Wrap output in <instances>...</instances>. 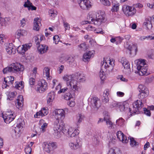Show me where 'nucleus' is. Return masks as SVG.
<instances>
[{
  "mask_svg": "<svg viewBox=\"0 0 154 154\" xmlns=\"http://www.w3.org/2000/svg\"><path fill=\"white\" fill-rule=\"evenodd\" d=\"M80 7L82 9H88L91 7V2L89 0H77Z\"/></svg>",
  "mask_w": 154,
  "mask_h": 154,
  "instance_id": "obj_13",
  "label": "nucleus"
},
{
  "mask_svg": "<svg viewBox=\"0 0 154 154\" xmlns=\"http://www.w3.org/2000/svg\"><path fill=\"white\" fill-rule=\"evenodd\" d=\"M128 104L125 103L120 102L119 108L121 111H125L128 109Z\"/></svg>",
  "mask_w": 154,
  "mask_h": 154,
  "instance_id": "obj_28",
  "label": "nucleus"
},
{
  "mask_svg": "<svg viewBox=\"0 0 154 154\" xmlns=\"http://www.w3.org/2000/svg\"><path fill=\"white\" fill-rule=\"evenodd\" d=\"M99 76L102 80H103L106 79L105 73L104 72V70H102L100 72Z\"/></svg>",
  "mask_w": 154,
  "mask_h": 154,
  "instance_id": "obj_36",
  "label": "nucleus"
},
{
  "mask_svg": "<svg viewBox=\"0 0 154 154\" xmlns=\"http://www.w3.org/2000/svg\"><path fill=\"white\" fill-rule=\"evenodd\" d=\"M70 148L72 150H75L80 148L81 146L79 140H76L75 142H70L69 144Z\"/></svg>",
  "mask_w": 154,
  "mask_h": 154,
  "instance_id": "obj_18",
  "label": "nucleus"
},
{
  "mask_svg": "<svg viewBox=\"0 0 154 154\" xmlns=\"http://www.w3.org/2000/svg\"><path fill=\"white\" fill-rule=\"evenodd\" d=\"M54 112L55 114V118L56 119L54 122V131H56L55 132L57 133V135L59 137L60 135V134L59 131H58L57 130H58L59 128H60L61 126L62 123L63 122L61 121V122L59 124L60 119L61 120L65 118V114L63 109H55Z\"/></svg>",
  "mask_w": 154,
  "mask_h": 154,
  "instance_id": "obj_3",
  "label": "nucleus"
},
{
  "mask_svg": "<svg viewBox=\"0 0 154 154\" xmlns=\"http://www.w3.org/2000/svg\"><path fill=\"white\" fill-rule=\"evenodd\" d=\"M26 34V32L25 30L23 29H20L17 30V31L16 33L15 37L18 38L21 36L25 35Z\"/></svg>",
  "mask_w": 154,
  "mask_h": 154,
  "instance_id": "obj_30",
  "label": "nucleus"
},
{
  "mask_svg": "<svg viewBox=\"0 0 154 154\" xmlns=\"http://www.w3.org/2000/svg\"><path fill=\"white\" fill-rule=\"evenodd\" d=\"M18 97V98L16 101L15 104L17 108L20 109L23 105V97L21 96H19Z\"/></svg>",
  "mask_w": 154,
  "mask_h": 154,
  "instance_id": "obj_24",
  "label": "nucleus"
},
{
  "mask_svg": "<svg viewBox=\"0 0 154 154\" xmlns=\"http://www.w3.org/2000/svg\"><path fill=\"white\" fill-rule=\"evenodd\" d=\"M63 23L64 28H65V30L66 31V30H69L70 27V25L69 23L65 21H63Z\"/></svg>",
  "mask_w": 154,
  "mask_h": 154,
  "instance_id": "obj_51",
  "label": "nucleus"
},
{
  "mask_svg": "<svg viewBox=\"0 0 154 154\" xmlns=\"http://www.w3.org/2000/svg\"><path fill=\"white\" fill-rule=\"evenodd\" d=\"M133 47H134L135 48L134 50H135V51H137V46L136 45H133V47H131V46H129V47L128 48V50L129 51V53H130V54H131V52L132 50V49H133Z\"/></svg>",
  "mask_w": 154,
  "mask_h": 154,
  "instance_id": "obj_52",
  "label": "nucleus"
},
{
  "mask_svg": "<svg viewBox=\"0 0 154 154\" xmlns=\"http://www.w3.org/2000/svg\"><path fill=\"white\" fill-rule=\"evenodd\" d=\"M116 135L117 138L120 140H121L122 138L124 137V134L123 133L120 131H119L117 132L116 134Z\"/></svg>",
  "mask_w": 154,
  "mask_h": 154,
  "instance_id": "obj_40",
  "label": "nucleus"
},
{
  "mask_svg": "<svg viewBox=\"0 0 154 154\" xmlns=\"http://www.w3.org/2000/svg\"><path fill=\"white\" fill-rule=\"evenodd\" d=\"M74 75H66L63 77V79L66 81L67 87L60 89L58 92V94L65 92L67 90L74 89L75 90L79 91L80 89L78 86L77 81Z\"/></svg>",
  "mask_w": 154,
  "mask_h": 154,
  "instance_id": "obj_1",
  "label": "nucleus"
},
{
  "mask_svg": "<svg viewBox=\"0 0 154 154\" xmlns=\"http://www.w3.org/2000/svg\"><path fill=\"white\" fill-rule=\"evenodd\" d=\"M113 6L111 9V11L112 12L117 11L119 9V3L113 5Z\"/></svg>",
  "mask_w": 154,
  "mask_h": 154,
  "instance_id": "obj_38",
  "label": "nucleus"
},
{
  "mask_svg": "<svg viewBox=\"0 0 154 154\" xmlns=\"http://www.w3.org/2000/svg\"><path fill=\"white\" fill-rule=\"evenodd\" d=\"M57 147L56 143L54 142H50L49 143L45 142L43 144V147L45 151L49 153H50L51 151L56 149Z\"/></svg>",
  "mask_w": 154,
  "mask_h": 154,
  "instance_id": "obj_12",
  "label": "nucleus"
},
{
  "mask_svg": "<svg viewBox=\"0 0 154 154\" xmlns=\"http://www.w3.org/2000/svg\"><path fill=\"white\" fill-rule=\"evenodd\" d=\"M123 11L126 16H132L136 13L135 7L128 5L124 6L122 8Z\"/></svg>",
  "mask_w": 154,
  "mask_h": 154,
  "instance_id": "obj_11",
  "label": "nucleus"
},
{
  "mask_svg": "<svg viewBox=\"0 0 154 154\" xmlns=\"http://www.w3.org/2000/svg\"><path fill=\"white\" fill-rule=\"evenodd\" d=\"M2 118L4 122L7 124H9L15 118V116H9L5 115L4 113H2Z\"/></svg>",
  "mask_w": 154,
  "mask_h": 154,
  "instance_id": "obj_23",
  "label": "nucleus"
},
{
  "mask_svg": "<svg viewBox=\"0 0 154 154\" xmlns=\"http://www.w3.org/2000/svg\"><path fill=\"white\" fill-rule=\"evenodd\" d=\"M135 62L137 63V73L141 76L145 74L147 71V66L145 60H136Z\"/></svg>",
  "mask_w": 154,
  "mask_h": 154,
  "instance_id": "obj_6",
  "label": "nucleus"
},
{
  "mask_svg": "<svg viewBox=\"0 0 154 154\" xmlns=\"http://www.w3.org/2000/svg\"><path fill=\"white\" fill-rule=\"evenodd\" d=\"M47 88V83L44 80H42L38 82L35 89L38 92L42 93L45 91Z\"/></svg>",
  "mask_w": 154,
  "mask_h": 154,
  "instance_id": "obj_7",
  "label": "nucleus"
},
{
  "mask_svg": "<svg viewBox=\"0 0 154 154\" xmlns=\"http://www.w3.org/2000/svg\"><path fill=\"white\" fill-rule=\"evenodd\" d=\"M53 40L55 42V44H58V42L60 40V38L59 36L57 35H55L53 37Z\"/></svg>",
  "mask_w": 154,
  "mask_h": 154,
  "instance_id": "obj_53",
  "label": "nucleus"
},
{
  "mask_svg": "<svg viewBox=\"0 0 154 154\" xmlns=\"http://www.w3.org/2000/svg\"><path fill=\"white\" fill-rule=\"evenodd\" d=\"M4 114L5 115H6L11 116H15V115H14V112L11 111H6L5 113H4Z\"/></svg>",
  "mask_w": 154,
  "mask_h": 154,
  "instance_id": "obj_54",
  "label": "nucleus"
},
{
  "mask_svg": "<svg viewBox=\"0 0 154 154\" xmlns=\"http://www.w3.org/2000/svg\"><path fill=\"white\" fill-rule=\"evenodd\" d=\"M33 29L34 30L38 31L41 25L40 20L38 17L35 18L34 21Z\"/></svg>",
  "mask_w": 154,
  "mask_h": 154,
  "instance_id": "obj_22",
  "label": "nucleus"
},
{
  "mask_svg": "<svg viewBox=\"0 0 154 154\" xmlns=\"http://www.w3.org/2000/svg\"><path fill=\"white\" fill-rule=\"evenodd\" d=\"M68 105L70 107H72L75 106V103L74 101H69L68 102Z\"/></svg>",
  "mask_w": 154,
  "mask_h": 154,
  "instance_id": "obj_61",
  "label": "nucleus"
},
{
  "mask_svg": "<svg viewBox=\"0 0 154 154\" xmlns=\"http://www.w3.org/2000/svg\"><path fill=\"white\" fill-rule=\"evenodd\" d=\"M5 38L4 35H0V43H2L4 42V40L5 39Z\"/></svg>",
  "mask_w": 154,
  "mask_h": 154,
  "instance_id": "obj_59",
  "label": "nucleus"
},
{
  "mask_svg": "<svg viewBox=\"0 0 154 154\" xmlns=\"http://www.w3.org/2000/svg\"><path fill=\"white\" fill-rule=\"evenodd\" d=\"M5 49L7 52L9 54H14L16 53V49L13 48L12 43H7Z\"/></svg>",
  "mask_w": 154,
  "mask_h": 154,
  "instance_id": "obj_17",
  "label": "nucleus"
},
{
  "mask_svg": "<svg viewBox=\"0 0 154 154\" xmlns=\"http://www.w3.org/2000/svg\"><path fill=\"white\" fill-rule=\"evenodd\" d=\"M146 39L150 40L154 39V34H152L147 36Z\"/></svg>",
  "mask_w": 154,
  "mask_h": 154,
  "instance_id": "obj_64",
  "label": "nucleus"
},
{
  "mask_svg": "<svg viewBox=\"0 0 154 154\" xmlns=\"http://www.w3.org/2000/svg\"><path fill=\"white\" fill-rule=\"evenodd\" d=\"M140 93L138 94L139 98L141 99L147 97L149 94L148 88L143 85H140L138 89Z\"/></svg>",
  "mask_w": 154,
  "mask_h": 154,
  "instance_id": "obj_9",
  "label": "nucleus"
},
{
  "mask_svg": "<svg viewBox=\"0 0 154 154\" xmlns=\"http://www.w3.org/2000/svg\"><path fill=\"white\" fill-rule=\"evenodd\" d=\"M102 100L103 102L105 104L109 102V98L108 97L103 96Z\"/></svg>",
  "mask_w": 154,
  "mask_h": 154,
  "instance_id": "obj_56",
  "label": "nucleus"
},
{
  "mask_svg": "<svg viewBox=\"0 0 154 154\" xmlns=\"http://www.w3.org/2000/svg\"><path fill=\"white\" fill-rule=\"evenodd\" d=\"M130 145L132 147L134 146L138 145V143L134 140L133 137H130Z\"/></svg>",
  "mask_w": 154,
  "mask_h": 154,
  "instance_id": "obj_37",
  "label": "nucleus"
},
{
  "mask_svg": "<svg viewBox=\"0 0 154 154\" xmlns=\"http://www.w3.org/2000/svg\"><path fill=\"white\" fill-rule=\"evenodd\" d=\"M5 20L4 18L1 17V13H0V23L2 26L4 25L5 24Z\"/></svg>",
  "mask_w": 154,
  "mask_h": 154,
  "instance_id": "obj_57",
  "label": "nucleus"
},
{
  "mask_svg": "<svg viewBox=\"0 0 154 154\" xmlns=\"http://www.w3.org/2000/svg\"><path fill=\"white\" fill-rule=\"evenodd\" d=\"M103 120L106 121L107 125H109V128H110L111 129H112L114 128L113 124L110 121L109 116H107L106 117H105Z\"/></svg>",
  "mask_w": 154,
  "mask_h": 154,
  "instance_id": "obj_31",
  "label": "nucleus"
},
{
  "mask_svg": "<svg viewBox=\"0 0 154 154\" xmlns=\"http://www.w3.org/2000/svg\"><path fill=\"white\" fill-rule=\"evenodd\" d=\"M145 20L146 21L144 23V24L146 26L147 25H149V24L152 23L148 18H146Z\"/></svg>",
  "mask_w": 154,
  "mask_h": 154,
  "instance_id": "obj_60",
  "label": "nucleus"
},
{
  "mask_svg": "<svg viewBox=\"0 0 154 154\" xmlns=\"http://www.w3.org/2000/svg\"><path fill=\"white\" fill-rule=\"evenodd\" d=\"M79 47L81 48L82 50L85 51L88 49V46H87L86 44L85 43H82L79 45Z\"/></svg>",
  "mask_w": 154,
  "mask_h": 154,
  "instance_id": "obj_39",
  "label": "nucleus"
},
{
  "mask_svg": "<svg viewBox=\"0 0 154 154\" xmlns=\"http://www.w3.org/2000/svg\"><path fill=\"white\" fill-rule=\"evenodd\" d=\"M16 94V92H9L8 94V99H9L10 100H12L13 98L15 97Z\"/></svg>",
  "mask_w": 154,
  "mask_h": 154,
  "instance_id": "obj_33",
  "label": "nucleus"
},
{
  "mask_svg": "<svg viewBox=\"0 0 154 154\" xmlns=\"http://www.w3.org/2000/svg\"><path fill=\"white\" fill-rule=\"evenodd\" d=\"M55 93L54 91H51L48 93L47 97L48 104H49L53 101L55 98Z\"/></svg>",
  "mask_w": 154,
  "mask_h": 154,
  "instance_id": "obj_25",
  "label": "nucleus"
},
{
  "mask_svg": "<svg viewBox=\"0 0 154 154\" xmlns=\"http://www.w3.org/2000/svg\"><path fill=\"white\" fill-rule=\"evenodd\" d=\"M124 137L123 138H122L121 140L123 143H127L128 142V140L127 139L126 137L124 135Z\"/></svg>",
  "mask_w": 154,
  "mask_h": 154,
  "instance_id": "obj_62",
  "label": "nucleus"
},
{
  "mask_svg": "<svg viewBox=\"0 0 154 154\" xmlns=\"http://www.w3.org/2000/svg\"><path fill=\"white\" fill-rule=\"evenodd\" d=\"M143 106L142 100H137L133 103V107L134 109L133 112L136 114L139 113V110Z\"/></svg>",
  "mask_w": 154,
  "mask_h": 154,
  "instance_id": "obj_14",
  "label": "nucleus"
},
{
  "mask_svg": "<svg viewBox=\"0 0 154 154\" xmlns=\"http://www.w3.org/2000/svg\"><path fill=\"white\" fill-rule=\"evenodd\" d=\"M67 60H68L69 64L72 65H74L75 64V59L72 57H68Z\"/></svg>",
  "mask_w": 154,
  "mask_h": 154,
  "instance_id": "obj_44",
  "label": "nucleus"
},
{
  "mask_svg": "<svg viewBox=\"0 0 154 154\" xmlns=\"http://www.w3.org/2000/svg\"><path fill=\"white\" fill-rule=\"evenodd\" d=\"M48 46L45 45H40L38 48V50L39 53L42 54L47 52L48 50Z\"/></svg>",
  "mask_w": 154,
  "mask_h": 154,
  "instance_id": "obj_26",
  "label": "nucleus"
},
{
  "mask_svg": "<svg viewBox=\"0 0 154 154\" xmlns=\"http://www.w3.org/2000/svg\"><path fill=\"white\" fill-rule=\"evenodd\" d=\"M60 128H59L57 131H59L60 135L58 137L57 135V133H56V131H54V134L55 135L56 137L58 138L60 137L61 134L60 132L61 131L63 133L65 134H67L68 136L70 137H74L76 135H78L79 133V131L78 129H75L72 127H70L69 128H66L65 126V124L63 122H62Z\"/></svg>",
  "mask_w": 154,
  "mask_h": 154,
  "instance_id": "obj_4",
  "label": "nucleus"
},
{
  "mask_svg": "<svg viewBox=\"0 0 154 154\" xmlns=\"http://www.w3.org/2000/svg\"><path fill=\"white\" fill-rule=\"evenodd\" d=\"M24 70L23 65L18 63H13L11 64L10 67H7L3 70L4 74L8 72H23Z\"/></svg>",
  "mask_w": 154,
  "mask_h": 154,
  "instance_id": "obj_5",
  "label": "nucleus"
},
{
  "mask_svg": "<svg viewBox=\"0 0 154 154\" xmlns=\"http://www.w3.org/2000/svg\"><path fill=\"white\" fill-rule=\"evenodd\" d=\"M120 62L126 69H130V65L128 61L125 58L122 57L121 60Z\"/></svg>",
  "mask_w": 154,
  "mask_h": 154,
  "instance_id": "obj_27",
  "label": "nucleus"
},
{
  "mask_svg": "<svg viewBox=\"0 0 154 154\" xmlns=\"http://www.w3.org/2000/svg\"><path fill=\"white\" fill-rule=\"evenodd\" d=\"M120 102L113 101L110 105V107L111 108H113L115 107H118Z\"/></svg>",
  "mask_w": 154,
  "mask_h": 154,
  "instance_id": "obj_43",
  "label": "nucleus"
},
{
  "mask_svg": "<svg viewBox=\"0 0 154 154\" xmlns=\"http://www.w3.org/2000/svg\"><path fill=\"white\" fill-rule=\"evenodd\" d=\"M17 122V123L16 127H15L14 129V131L16 135L17 134H19L21 130L23 128L24 125L23 122L21 119H18Z\"/></svg>",
  "mask_w": 154,
  "mask_h": 154,
  "instance_id": "obj_15",
  "label": "nucleus"
},
{
  "mask_svg": "<svg viewBox=\"0 0 154 154\" xmlns=\"http://www.w3.org/2000/svg\"><path fill=\"white\" fill-rule=\"evenodd\" d=\"M125 120L122 118L116 120V123L117 125L119 126H122L124 125Z\"/></svg>",
  "mask_w": 154,
  "mask_h": 154,
  "instance_id": "obj_35",
  "label": "nucleus"
},
{
  "mask_svg": "<svg viewBox=\"0 0 154 154\" xmlns=\"http://www.w3.org/2000/svg\"><path fill=\"white\" fill-rule=\"evenodd\" d=\"M30 48V46L28 45H24L19 46L17 50L19 53L23 54Z\"/></svg>",
  "mask_w": 154,
  "mask_h": 154,
  "instance_id": "obj_20",
  "label": "nucleus"
},
{
  "mask_svg": "<svg viewBox=\"0 0 154 154\" xmlns=\"http://www.w3.org/2000/svg\"><path fill=\"white\" fill-rule=\"evenodd\" d=\"M91 104L92 108L91 111L92 112L97 111L101 105L100 99L97 97H94L91 100Z\"/></svg>",
  "mask_w": 154,
  "mask_h": 154,
  "instance_id": "obj_10",
  "label": "nucleus"
},
{
  "mask_svg": "<svg viewBox=\"0 0 154 154\" xmlns=\"http://www.w3.org/2000/svg\"><path fill=\"white\" fill-rule=\"evenodd\" d=\"M75 90L72 89L69 92L66 93L64 96V98L66 100H69L71 98H73L75 97Z\"/></svg>",
  "mask_w": 154,
  "mask_h": 154,
  "instance_id": "obj_19",
  "label": "nucleus"
},
{
  "mask_svg": "<svg viewBox=\"0 0 154 154\" xmlns=\"http://www.w3.org/2000/svg\"><path fill=\"white\" fill-rule=\"evenodd\" d=\"M23 81L19 82H15V87L19 90L22 89L24 87V85L23 84Z\"/></svg>",
  "mask_w": 154,
  "mask_h": 154,
  "instance_id": "obj_32",
  "label": "nucleus"
},
{
  "mask_svg": "<svg viewBox=\"0 0 154 154\" xmlns=\"http://www.w3.org/2000/svg\"><path fill=\"white\" fill-rule=\"evenodd\" d=\"M100 1L104 5L109 6L110 5L111 3L108 0H100Z\"/></svg>",
  "mask_w": 154,
  "mask_h": 154,
  "instance_id": "obj_47",
  "label": "nucleus"
},
{
  "mask_svg": "<svg viewBox=\"0 0 154 154\" xmlns=\"http://www.w3.org/2000/svg\"><path fill=\"white\" fill-rule=\"evenodd\" d=\"M109 91L108 89H106L103 92V96H104V97H108V96L109 94Z\"/></svg>",
  "mask_w": 154,
  "mask_h": 154,
  "instance_id": "obj_55",
  "label": "nucleus"
},
{
  "mask_svg": "<svg viewBox=\"0 0 154 154\" xmlns=\"http://www.w3.org/2000/svg\"><path fill=\"white\" fill-rule=\"evenodd\" d=\"M84 118V116L81 114H78L77 115L76 120L77 122L76 123L77 128H78L79 127V125L82 122V120Z\"/></svg>",
  "mask_w": 154,
  "mask_h": 154,
  "instance_id": "obj_29",
  "label": "nucleus"
},
{
  "mask_svg": "<svg viewBox=\"0 0 154 154\" xmlns=\"http://www.w3.org/2000/svg\"><path fill=\"white\" fill-rule=\"evenodd\" d=\"M88 21H83L82 22L83 25L88 23H93L95 25L99 26L104 20V15L101 13L92 12L89 14Z\"/></svg>",
  "mask_w": 154,
  "mask_h": 154,
  "instance_id": "obj_2",
  "label": "nucleus"
},
{
  "mask_svg": "<svg viewBox=\"0 0 154 154\" xmlns=\"http://www.w3.org/2000/svg\"><path fill=\"white\" fill-rule=\"evenodd\" d=\"M48 124L46 123H44L43 125L41 126V129L43 132L45 131V129L47 128Z\"/></svg>",
  "mask_w": 154,
  "mask_h": 154,
  "instance_id": "obj_58",
  "label": "nucleus"
},
{
  "mask_svg": "<svg viewBox=\"0 0 154 154\" xmlns=\"http://www.w3.org/2000/svg\"><path fill=\"white\" fill-rule=\"evenodd\" d=\"M35 80L34 79L32 78H31L29 79V82L30 86L31 87H32L33 85L35 84Z\"/></svg>",
  "mask_w": 154,
  "mask_h": 154,
  "instance_id": "obj_48",
  "label": "nucleus"
},
{
  "mask_svg": "<svg viewBox=\"0 0 154 154\" xmlns=\"http://www.w3.org/2000/svg\"><path fill=\"white\" fill-rule=\"evenodd\" d=\"M114 63L111 61L110 60H104L101 65V69L102 70H105V69L108 70L109 71H111L113 69Z\"/></svg>",
  "mask_w": 154,
  "mask_h": 154,
  "instance_id": "obj_8",
  "label": "nucleus"
},
{
  "mask_svg": "<svg viewBox=\"0 0 154 154\" xmlns=\"http://www.w3.org/2000/svg\"><path fill=\"white\" fill-rule=\"evenodd\" d=\"M14 81V78L11 76H8L4 78V82L5 83H3L2 85V87L6 88L7 86H10V85L12 84Z\"/></svg>",
  "mask_w": 154,
  "mask_h": 154,
  "instance_id": "obj_16",
  "label": "nucleus"
},
{
  "mask_svg": "<svg viewBox=\"0 0 154 154\" xmlns=\"http://www.w3.org/2000/svg\"><path fill=\"white\" fill-rule=\"evenodd\" d=\"M94 51L93 50L89 51L88 53L85 54L83 55V60L84 61H88V60L91 57L94 56Z\"/></svg>",
  "mask_w": 154,
  "mask_h": 154,
  "instance_id": "obj_21",
  "label": "nucleus"
},
{
  "mask_svg": "<svg viewBox=\"0 0 154 154\" xmlns=\"http://www.w3.org/2000/svg\"><path fill=\"white\" fill-rule=\"evenodd\" d=\"M43 72V74L45 75L47 77H48V78H49L50 69L48 67H45L44 68Z\"/></svg>",
  "mask_w": 154,
  "mask_h": 154,
  "instance_id": "obj_34",
  "label": "nucleus"
},
{
  "mask_svg": "<svg viewBox=\"0 0 154 154\" xmlns=\"http://www.w3.org/2000/svg\"><path fill=\"white\" fill-rule=\"evenodd\" d=\"M153 0V4H150L149 3L147 4V6L150 8L154 10V0Z\"/></svg>",
  "mask_w": 154,
  "mask_h": 154,
  "instance_id": "obj_63",
  "label": "nucleus"
},
{
  "mask_svg": "<svg viewBox=\"0 0 154 154\" xmlns=\"http://www.w3.org/2000/svg\"><path fill=\"white\" fill-rule=\"evenodd\" d=\"M42 112V116L47 115L48 113V109L45 108H43L41 110Z\"/></svg>",
  "mask_w": 154,
  "mask_h": 154,
  "instance_id": "obj_46",
  "label": "nucleus"
},
{
  "mask_svg": "<svg viewBox=\"0 0 154 154\" xmlns=\"http://www.w3.org/2000/svg\"><path fill=\"white\" fill-rule=\"evenodd\" d=\"M85 80V77L84 74H79V76L77 78L78 81L80 82H83Z\"/></svg>",
  "mask_w": 154,
  "mask_h": 154,
  "instance_id": "obj_41",
  "label": "nucleus"
},
{
  "mask_svg": "<svg viewBox=\"0 0 154 154\" xmlns=\"http://www.w3.org/2000/svg\"><path fill=\"white\" fill-rule=\"evenodd\" d=\"M143 111L144 113L148 116H151V113L150 110L146 108H144Z\"/></svg>",
  "mask_w": 154,
  "mask_h": 154,
  "instance_id": "obj_50",
  "label": "nucleus"
},
{
  "mask_svg": "<svg viewBox=\"0 0 154 154\" xmlns=\"http://www.w3.org/2000/svg\"><path fill=\"white\" fill-rule=\"evenodd\" d=\"M32 149L30 145H28L25 148V152L26 154H31Z\"/></svg>",
  "mask_w": 154,
  "mask_h": 154,
  "instance_id": "obj_42",
  "label": "nucleus"
},
{
  "mask_svg": "<svg viewBox=\"0 0 154 154\" xmlns=\"http://www.w3.org/2000/svg\"><path fill=\"white\" fill-rule=\"evenodd\" d=\"M32 3H31L29 0H27L26 2H25L23 5L25 7L29 8V7L32 5Z\"/></svg>",
  "mask_w": 154,
  "mask_h": 154,
  "instance_id": "obj_49",
  "label": "nucleus"
},
{
  "mask_svg": "<svg viewBox=\"0 0 154 154\" xmlns=\"http://www.w3.org/2000/svg\"><path fill=\"white\" fill-rule=\"evenodd\" d=\"M49 13L50 16L54 17L56 16L57 12L56 11H54V10L51 9L49 11Z\"/></svg>",
  "mask_w": 154,
  "mask_h": 154,
  "instance_id": "obj_45",
  "label": "nucleus"
}]
</instances>
